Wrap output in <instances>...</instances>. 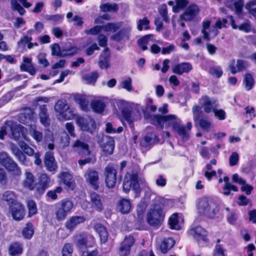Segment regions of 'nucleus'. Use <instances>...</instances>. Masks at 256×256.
<instances>
[{
	"instance_id": "obj_14",
	"label": "nucleus",
	"mask_w": 256,
	"mask_h": 256,
	"mask_svg": "<svg viewBox=\"0 0 256 256\" xmlns=\"http://www.w3.org/2000/svg\"><path fill=\"white\" fill-rule=\"evenodd\" d=\"M50 178L45 173H42L38 177V186L36 188V192L39 196L43 194L46 190L50 186Z\"/></svg>"
},
{
	"instance_id": "obj_51",
	"label": "nucleus",
	"mask_w": 256,
	"mask_h": 256,
	"mask_svg": "<svg viewBox=\"0 0 256 256\" xmlns=\"http://www.w3.org/2000/svg\"><path fill=\"white\" fill-rule=\"evenodd\" d=\"M151 36V34H146L143 36L138 40V44L142 50H148L147 44Z\"/></svg>"
},
{
	"instance_id": "obj_62",
	"label": "nucleus",
	"mask_w": 256,
	"mask_h": 256,
	"mask_svg": "<svg viewBox=\"0 0 256 256\" xmlns=\"http://www.w3.org/2000/svg\"><path fill=\"white\" fill-rule=\"evenodd\" d=\"M199 126L204 130L208 132L210 128L211 123L208 120L201 118L198 122Z\"/></svg>"
},
{
	"instance_id": "obj_40",
	"label": "nucleus",
	"mask_w": 256,
	"mask_h": 256,
	"mask_svg": "<svg viewBox=\"0 0 256 256\" xmlns=\"http://www.w3.org/2000/svg\"><path fill=\"white\" fill-rule=\"evenodd\" d=\"M74 98L75 101L80 105V108L82 110L86 112L88 110V102L86 100V98L84 96L78 95L75 96Z\"/></svg>"
},
{
	"instance_id": "obj_10",
	"label": "nucleus",
	"mask_w": 256,
	"mask_h": 256,
	"mask_svg": "<svg viewBox=\"0 0 256 256\" xmlns=\"http://www.w3.org/2000/svg\"><path fill=\"white\" fill-rule=\"evenodd\" d=\"M54 110L59 118L64 120H72L78 116L74 114V108L66 101L58 100L55 104Z\"/></svg>"
},
{
	"instance_id": "obj_17",
	"label": "nucleus",
	"mask_w": 256,
	"mask_h": 256,
	"mask_svg": "<svg viewBox=\"0 0 256 256\" xmlns=\"http://www.w3.org/2000/svg\"><path fill=\"white\" fill-rule=\"evenodd\" d=\"M86 182L89 185L95 190H98L100 188L99 176L98 172L92 169H88L86 171Z\"/></svg>"
},
{
	"instance_id": "obj_43",
	"label": "nucleus",
	"mask_w": 256,
	"mask_h": 256,
	"mask_svg": "<svg viewBox=\"0 0 256 256\" xmlns=\"http://www.w3.org/2000/svg\"><path fill=\"white\" fill-rule=\"evenodd\" d=\"M63 188L61 186H56L54 190H48L46 193V196L52 200H56L58 198V194L62 193Z\"/></svg>"
},
{
	"instance_id": "obj_47",
	"label": "nucleus",
	"mask_w": 256,
	"mask_h": 256,
	"mask_svg": "<svg viewBox=\"0 0 256 256\" xmlns=\"http://www.w3.org/2000/svg\"><path fill=\"white\" fill-rule=\"evenodd\" d=\"M27 207L28 209V216L31 217L38 212L37 206L36 202L33 200L28 202Z\"/></svg>"
},
{
	"instance_id": "obj_16",
	"label": "nucleus",
	"mask_w": 256,
	"mask_h": 256,
	"mask_svg": "<svg viewBox=\"0 0 256 256\" xmlns=\"http://www.w3.org/2000/svg\"><path fill=\"white\" fill-rule=\"evenodd\" d=\"M200 9L198 6L192 4L188 6L180 15V19L185 22L192 20L198 14Z\"/></svg>"
},
{
	"instance_id": "obj_8",
	"label": "nucleus",
	"mask_w": 256,
	"mask_h": 256,
	"mask_svg": "<svg viewBox=\"0 0 256 256\" xmlns=\"http://www.w3.org/2000/svg\"><path fill=\"white\" fill-rule=\"evenodd\" d=\"M104 174L106 186L110 188H114L117 182L120 183L122 179L121 175L118 176L117 170L112 164H108L104 168Z\"/></svg>"
},
{
	"instance_id": "obj_32",
	"label": "nucleus",
	"mask_w": 256,
	"mask_h": 256,
	"mask_svg": "<svg viewBox=\"0 0 256 256\" xmlns=\"http://www.w3.org/2000/svg\"><path fill=\"white\" fill-rule=\"evenodd\" d=\"M115 148L114 140L112 137H108L106 142L102 146V148L104 154L106 156L112 155Z\"/></svg>"
},
{
	"instance_id": "obj_25",
	"label": "nucleus",
	"mask_w": 256,
	"mask_h": 256,
	"mask_svg": "<svg viewBox=\"0 0 256 256\" xmlns=\"http://www.w3.org/2000/svg\"><path fill=\"white\" fill-rule=\"evenodd\" d=\"M20 69L22 72H26L31 76H34L36 70L32 63V58L24 57L23 63L20 65Z\"/></svg>"
},
{
	"instance_id": "obj_56",
	"label": "nucleus",
	"mask_w": 256,
	"mask_h": 256,
	"mask_svg": "<svg viewBox=\"0 0 256 256\" xmlns=\"http://www.w3.org/2000/svg\"><path fill=\"white\" fill-rule=\"evenodd\" d=\"M78 48L76 46H72L68 48L63 50V57L72 56L76 54Z\"/></svg>"
},
{
	"instance_id": "obj_52",
	"label": "nucleus",
	"mask_w": 256,
	"mask_h": 256,
	"mask_svg": "<svg viewBox=\"0 0 256 256\" xmlns=\"http://www.w3.org/2000/svg\"><path fill=\"white\" fill-rule=\"evenodd\" d=\"M73 251L72 244L70 243H66L62 249V256H72Z\"/></svg>"
},
{
	"instance_id": "obj_38",
	"label": "nucleus",
	"mask_w": 256,
	"mask_h": 256,
	"mask_svg": "<svg viewBox=\"0 0 256 256\" xmlns=\"http://www.w3.org/2000/svg\"><path fill=\"white\" fill-rule=\"evenodd\" d=\"M127 36V32L125 28H121L115 32L110 36V40L114 42H120Z\"/></svg>"
},
{
	"instance_id": "obj_21",
	"label": "nucleus",
	"mask_w": 256,
	"mask_h": 256,
	"mask_svg": "<svg viewBox=\"0 0 256 256\" xmlns=\"http://www.w3.org/2000/svg\"><path fill=\"white\" fill-rule=\"evenodd\" d=\"M192 230L194 232V238L198 243L201 241L205 242H209L208 238V232L201 226H196L192 228Z\"/></svg>"
},
{
	"instance_id": "obj_12",
	"label": "nucleus",
	"mask_w": 256,
	"mask_h": 256,
	"mask_svg": "<svg viewBox=\"0 0 256 256\" xmlns=\"http://www.w3.org/2000/svg\"><path fill=\"white\" fill-rule=\"evenodd\" d=\"M44 164L46 170L52 174H56L58 171V166L53 152L48 151L45 153Z\"/></svg>"
},
{
	"instance_id": "obj_7",
	"label": "nucleus",
	"mask_w": 256,
	"mask_h": 256,
	"mask_svg": "<svg viewBox=\"0 0 256 256\" xmlns=\"http://www.w3.org/2000/svg\"><path fill=\"white\" fill-rule=\"evenodd\" d=\"M74 244L78 249L92 248L96 246L94 237L91 234L82 232L73 236Z\"/></svg>"
},
{
	"instance_id": "obj_4",
	"label": "nucleus",
	"mask_w": 256,
	"mask_h": 256,
	"mask_svg": "<svg viewBox=\"0 0 256 256\" xmlns=\"http://www.w3.org/2000/svg\"><path fill=\"white\" fill-rule=\"evenodd\" d=\"M0 164L14 178H19L22 175L20 168L7 152H0Z\"/></svg>"
},
{
	"instance_id": "obj_45",
	"label": "nucleus",
	"mask_w": 256,
	"mask_h": 256,
	"mask_svg": "<svg viewBox=\"0 0 256 256\" xmlns=\"http://www.w3.org/2000/svg\"><path fill=\"white\" fill-rule=\"evenodd\" d=\"M18 146L24 154H26L29 156H32L34 154V149L24 141H20Z\"/></svg>"
},
{
	"instance_id": "obj_42",
	"label": "nucleus",
	"mask_w": 256,
	"mask_h": 256,
	"mask_svg": "<svg viewBox=\"0 0 256 256\" xmlns=\"http://www.w3.org/2000/svg\"><path fill=\"white\" fill-rule=\"evenodd\" d=\"M202 99L204 100L202 105L204 107V111L205 112L209 114L213 111L212 103L210 98L205 95L202 97Z\"/></svg>"
},
{
	"instance_id": "obj_5",
	"label": "nucleus",
	"mask_w": 256,
	"mask_h": 256,
	"mask_svg": "<svg viewBox=\"0 0 256 256\" xmlns=\"http://www.w3.org/2000/svg\"><path fill=\"white\" fill-rule=\"evenodd\" d=\"M74 150L78 152L79 156L84 159H80L78 160V164L80 166H83L88 164L94 163L95 159L90 156L91 154V151L88 144L80 140H76L72 146Z\"/></svg>"
},
{
	"instance_id": "obj_20",
	"label": "nucleus",
	"mask_w": 256,
	"mask_h": 256,
	"mask_svg": "<svg viewBox=\"0 0 256 256\" xmlns=\"http://www.w3.org/2000/svg\"><path fill=\"white\" fill-rule=\"evenodd\" d=\"M86 218L83 216H73L66 220L65 227L70 232H72L78 224L84 222Z\"/></svg>"
},
{
	"instance_id": "obj_58",
	"label": "nucleus",
	"mask_w": 256,
	"mask_h": 256,
	"mask_svg": "<svg viewBox=\"0 0 256 256\" xmlns=\"http://www.w3.org/2000/svg\"><path fill=\"white\" fill-rule=\"evenodd\" d=\"M239 160V156L236 152H232L229 158V165L233 166L238 164Z\"/></svg>"
},
{
	"instance_id": "obj_9",
	"label": "nucleus",
	"mask_w": 256,
	"mask_h": 256,
	"mask_svg": "<svg viewBox=\"0 0 256 256\" xmlns=\"http://www.w3.org/2000/svg\"><path fill=\"white\" fill-rule=\"evenodd\" d=\"M134 192L136 196H139L141 192V188L139 184L138 176L137 172H132L130 174L129 178L124 177L123 184V190L128 194L130 189Z\"/></svg>"
},
{
	"instance_id": "obj_28",
	"label": "nucleus",
	"mask_w": 256,
	"mask_h": 256,
	"mask_svg": "<svg viewBox=\"0 0 256 256\" xmlns=\"http://www.w3.org/2000/svg\"><path fill=\"white\" fill-rule=\"evenodd\" d=\"M24 175L25 178L22 182L24 187L30 190H33L36 188V185L34 176L28 171H26Z\"/></svg>"
},
{
	"instance_id": "obj_19",
	"label": "nucleus",
	"mask_w": 256,
	"mask_h": 256,
	"mask_svg": "<svg viewBox=\"0 0 256 256\" xmlns=\"http://www.w3.org/2000/svg\"><path fill=\"white\" fill-rule=\"evenodd\" d=\"M59 178L64 184L68 190L72 191L76 188V182L72 176L68 172H62L59 174Z\"/></svg>"
},
{
	"instance_id": "obj_60",
	"label": "nucleus",
	"mask_w": 256,
	"mask_h": 256,
	"mask_svg": "<svg viewBox=\"0 0 256 256\" xmlns=\"http://www.w3.org/2000/svg\"><path fill=\"white\" fill-rule=\"evenodd\" d=\"M244 2V0H238V2H235L234 3L235 12L238 14H242V12Z\"/></svg>"
},
{
	"instance_id": "obj_13",
	"label": "nucleus",
	"mask_w": 256,
	"mask_h": 256,
	"mask_svg": "<svg viewBox=\"0 0 256 256\" xmlns=\"http://www.w3.org/2000/svg\"><path fill=\"white\" fill-rule=\"evenodd\" d=\"M170 126H172V130L176 132L184 140H187L190 138L188 132L184 126L181 124V120L178 118L175 115V118L171 122Z\"/></svg>"
},
{
	"instance_id": "obj_61",
	"label": "nucleus",
	"mask_w": 256,
	"mask_h": 256,
	"mask_svg": "<svg viewBox=\"0 0 256 256\" xmlns=\"http://www.w3.org/2000/svg\"><path fill=\"white\" fill-rule=\"evenodd\" d=\"M8 182V176L6 170L3 168H0V184L6 186Z\"/></svg>"
},
{
	"instance_id": "obj_35",
	"label": "nucleus",
	"mask_w": 256,
	"mask_h": 256,
	"mask_svg": "<svg viewBox=\"0 0 256 256\" xmlns=\"http://www.w3.org/2000/svg\"><path fill=\"white\" fill-rule=\"evenodd\" d=\"M132 207L130 202L129 200L122 198L118 204L119 211L123 214H128L130 212Z\"/></svg>"
},
{
	"instance_id": "obj_24",
	"label": "nucleus",
	"mask_w": 256,
	"mask_h": 256,
	"mask_svg": "<svg viewBox=\"0 0 256 256\" xmlns=\"http://www.w3.org/2000/svg\"><path fill=\"white\" fill-rule=\"evenodd\" d=\"M192 69V64L188 62H182L175 64L172 68V72L176 74L181 75L184 73L188 74Z\"/></svg>"
},
{
	"instance_id": "obj_55",
	"label": "nucleus",
	"mask_w": 256,
	"mask_h": 256,
	"mask_svg": "<svg viewBox=\"0 0 256 256\" xmlns=\"http://www.w3.org/2000/svg\"><path fill=\"white\" fill-rule=\"evenodd\" d=\"M52 54L63 57V50L61 51L60 45L58 43L54 44L52 46Z\"/></svg>"
},
{
	"instance_id": "obj_22",
	"label": "nucleus",
	"mask_w": 256,
	"mask_h": 256,
	"mask_svg": "<svg viewBox=\"0 0 256 256\" xmlns=\"http://www.w3.org/2000/svg\"><path fill=\"white\" fill-rule=\"evenodd\" d=\"M247 67V62L240 59L237 60L236 66L234 60H232L229 65L230 70L233 74H236L238 72L244 71Z\"/></svg>"
},
{
	"instance_id": "obj_48",
	"label": "nucleus",
	"mask_w": 256,
	"mask_h": 256,
	"mask_svg": "<svg viewBox=\"0 0 256 256\" xmlns=\"http://www.w3.org/2000/svg\"><path fill=\"white\" fill-rule=\"evenodd\" d=\"M150 20L146 17H144L142 19H140L138 20L137 28L139 31H142L144 28L146 30L150 28Z\"/></svg>"
},
{
	"instance_id": "obj_31",
	"label": "nucleus",
	"mask_w": 256,
	"mask_h": 256,
	"mask_svg": "<svg viewBox=\"0 0 256 256\" xmlns=\"http://www.w3.org/2000/svg\"><path fill=\"white\" fill-rule=\"evenodd\" d=\"M8 252L10 256H16L23 252V247L21 243L14 242L10 243L8 246Z\"/></svg>"
},
{
	"instance_id": "obj_1",
	"label": "nucleus",
	"mask_w": 256,
	"mask_h": 256,
	"mask_svg": "<svg viewBox=\"0 0 256 256\" xmlns=\"http://www.w3.org/2000/svg\"><path fill=\"white\" fill-rule=\"evenodd\" d=\"M170 203L171 200L162 198L154 204L146 214L147 222L150 226L158 228L162 224L166 216L165 209L168 208Z\"/></svg>"
},
{
	"instance_id": "obj_44",
	"label": "nucleus",
	"mask_w": 256,
	"mask_h": 256,
	"mask_svg": "<svg viewBox=\"0 0 256 256\" xmlns=\"http://www.w3.org/2000/svg\"><path fill=\"white\" fill-rule=\"evenodd\" d=\"M102 30L104 32H117L120 28L118 23L108 22L106 24L102 25Z\"/></svg>"
},
{
	"instance_id": "obj_27",
	"label": "nucleus",
	"mask_w": 256,
	"mask_h": 256,
	"mask_svg": "<svg viewBox=\"0 0 256 256\" xmlns=\"http://www.w3.org/2000/svg\"><path fill=\"white\" fill-rule=\"evenodd\" d=\"M2 200L5 202L8 208L18 202L17 195L14 192L11 190H6L2 193Z\"/></svg>"
},
{
	"instance_id": "obj_36",
	"label": "nucleus",
	"mask_w": 256,
	"mask_h": 256,
	"mask_svg": "<svg viewBox=\"0 0 256 256\" xmlns=\"http://www.w3.org/2000/svg\"><path fill=\"white\" fill-rule=\"evenodd\" d=\"M34 228L31 222L26 223V226L22 229V234L24 238L30 240L34 234Z\"/></svg>"
},
{
	"instance_id": "obj_64",
	"label": "nucleus",
	"mask_w": 256,
	"mask_h": 256,
	"mask_svg": "<svg viewBox=\"0 0 256 256\" xmlns=\"http://www.w3.org/2000/svg\"><path fill=\"white\" fill-rule=\"evenodd\" d=\"M99 252L98 248H95L92 250H88L86 249L82 252L80 256H98Z\"/></svg>"
},
{
	"instance_id": "obj_15",
	"label": "nucleus",
	"mask_w": 256,
	"mask_h": 256,
	"mask_svg": "<svg viewBox=\"0 0 256 256\" xmlns=\"http://www.w3.org/2000/svg\"><path fill=\"white\" fill-rule=\"evenodd\" d=\"M14 220L19 221L22 220L25 216V208L24 206L20 202H18L8 208Z\"/></svg>"
},
{
	"instance_id": "obj_23",
	"label": "nucleus",
	"mask_w": 256,
	"mask_h": 256,
	"mask_svg": "<svg viewBox=\"0 0 256 256\" xmlns=\"http://www.w3.org/2000/svg\"><path fill=\"white\" fill-rule=\"evenodd\" d=\"M10 148L12 154L16 156L21 164L28 166L32 164L31 162L27 160L26 155L22 151L20 150L16 145L12 144Z\"/></svg>"
},
{
	"instance_id": "obj_3",
	"label": "nucleus",
	"mask_w": 256,
	"mask_h": 256,
	"mask_svg": "<svg viewBox=\"0 0 256 256\" xmlns=\"http://www.w3.org/2000/svg\"><path fill=\"white\" fill-rule=\"evenodd\" d=\"M144 118L148 120L150 124L160 130L164 128V124L166 128H170L171 122L175 118V115L172 114L167 115L152 114L146 112H144Z\"/></svg>"
},
{
	"instance_id": "obj_63",
	"label": "nucleus",
	"mask_w": 256,
	"mask_h": 256,
	"mask_svg": "<svg viewBox=\"0 0 256 256\" xmlns=\"http://www.w3.org/2000/svg\"><path fill=\"white\" fill-rule=\"evenodd\" d=\"M102 30V26H96L86 30L87 34L96 35L99 34Z\"/></svg>"
},
{
	"instance_id": "obj_39",
	"label": "nucleus",
	"mask_w": 256,
	"mask_h": 256,
	"mask_svg": "<svg viewBox=\"0 0 256 256\" xmlns=\"http://www.w3.org/2000/svg\"><path fill=\"white\" fill-rule=\"evenodd\" d=\"M91 106L94 112L96 113L102 114L104 110L106 104L101 100H95L92 102Z\"/></svg>"
},
{
	"instance_id": "obj_6",
	"label": "nucleus",
	"mask_w": 256,
	"mask_h": 256,
	"mask_svg": "<svg viewBox=\"0 0 256 256\" xmlns=\"http://www.w3.org/2000/svg\"><path fill=\"white\" fill-rule=\"evenodd\" d=\"M199 212L210 218H214L219 210L218 204L206 198L200 200L198 205Z\"/></svg>"
},
{
	"instance_id": "obj_37",
	"label": "nucleus",
	"mask_w": 256,
	"mask_h": 256,
	"mask_svg": "<svg viewBox=\"0 0 256 256\" xmlns=\"http://www.w3.org/2000/svg\"><path fill=\"white\" fill-rule=\"evenodd\" d=\"M244 83L246 91L251 90L255 84L253 76L250 73H246L244 76Z\"/></svg>"
},
{
	"instance_id": "obj_26",
	"label": "nucleus",
	"mask_w": 256,
	"mask_h": 256,
	"mask_svg": "<svg viewBox=\"0 0 256 256\" xmlns=\"http://www.w3.org/2000/svg\"><path fill=\"white\" fill-rule=\"evenodd\" d=\"M94 229L98 234L100 242L102 244H105L108 240V233L106 227L100 223H96L94 226Z\"/></svg>"
},
{
	"instance_id": "obj_2",
	"label": "nucleus",
	"mask_w": 256,
	"mask_h": 256,
	"mask_svg": "<svg viewBox=\"0 0 256 256\" xmlns=\"http://www.w3.org/2000/svg\"><path fill=\"white\" fill-rule=\"evenodd\" d=\"M74 208V204L72 198H66L61 200L54 204L56 219L59 222L64 220Z\"/></svg>"
},
{
	"instance_id": "obj_54",
	"label": "nucleus",
	"mask_w": 256,
	"mask_h": 256,
	"mask_svg": "<svg viewBox=\"0 0 256 256\" xmlns=\"http://www.w3.org/2000/svg\"><path fill=\"white\" fill-rule=\"evenodd\" d=\"M160 14L162 18V20L165 22H169V18L168 16V8L166 4H164L158 9Z\"/></svg>"
},
{
	"instance_id": "obj_57",
	"label": "nucleus",
	"mask_w": 256,
	"mask_h": 256,
	"mask_svg": "<svg viewBox=\"0 0 256 256\" xmlns=\"http://www.w3.org/2000/svg\"><path fill=\"white\" fill-rule=\"evenodd\" d=\"M224 250L220 244H216L213 252V256H226Z\"/></svg>"
},
{
	"instance_id": "obj_41",
	"label": "nucleus",
	"mask_w": 256,
	"mask_h": 256,
	"mask_svg": "<svg viewBox=\"0 0 256 256\" xmlns=\"http://www.w3.org/2000/svg\"><path fill=\"white\" fill-rule=\"evenodd\" d=\"M121 113L124 118L130 124L133 123L134 120L132 116V108L128 106H124L121 110Z\"/></svg>"
},
{
	"instance_id": "obj_33",
	"label": "nucleus",
	"mask_w": 256,
	"mask_h": 256,
	"mask_svg": "<svg viewBox=\"0 0 256 256\" xmlns=\"http://www.w3.org/2000/svg\"><path fill=\"white\" fill-rule=\"evenodd\" d=\"M153 139L159 141L158 137L156 135L153 136L151 132H148L140 142V145L144 148H147L153 143Z\"/></svg>"
},
{
	"instance_id": "obj_30",
	"label": "nucleus",
	"mask_w": 256,
	"mask_h": 256,
	"mask_svg": "<svg viewBox=\"0 0 256 256\" xmlns=\"http://www.w3.org/2000/svg\"><path fill=\"white\" fill-rule=\"evenodd\" d=\"M90 197L92 206L96 210L101 212L103 208L101 196L96 192H92L90 194Z\"/></svg>"
},
{
	"instance_id": "obj_11",
	"label": "nucleus",
	"mask_w": 256,
	"mask_h": 256,
	"mask_svg": "<svg viewBox=\"0 0 256 256\" xmlns=\"http://www.w3.org/2000/svg\"><path fill=\"white\" fill-rule=\"evenodd\" d=\"M76 122L82 131L92 134L96 128V122L90 116L85 118L80 116H77Z\"/></svg>"
},
{
	"instance_id": "obj_18",
	"label": "nucleus",
	"mask_w": 256,
	"mask_h": 256,
	"mask_svg": "<svg viewBox=\"0 0 256 256\" xmlns=\"http://www.w3.org/2000/svg\"><path fill=\"white\" fill-rule=\"evenodd\" d=\"M134 239L132 236H126L121 242L118 249L120 256H128L130 254V248L134 243Z\"/></svg>"
},
{
	"instance_id": "obj_50",
	"label": "nucleus",
	"mask_w": 256,
	"mask_h": 256,
	"mask_svg": "<svg viewBox=\"0 0 256 256\" xmlns=\"http://www.w3.org/2000/svg\"><path fill=\"white\" fill-rule=\"evenodd\" d=\"M209 73L212 76H214L218 78H219L222 76L223 71L222 70L221 66H214L210 68Z\"/></svg>"
},
{
	"instance_id": "obj_53",
	"label": "nucleus",
	"mask_w": 256,
	"mask_h": 256,
	"mask_svg": "<svg viewBox=\"0 0 256 256\" xmlns=\"http://www.w3.org/2000/svg\"><path fill=\"white\" fill-rule=\"evenodd\" d=\"M98 78V74L96 72H92L90 74L86 75L84 77V79L88 84H94Z\"/></svg>"
},
{
	"instance_id": "obj_34",
	"label": "nucleus",
	"mask_w": 256,
	"mask_h": 256,
	"mask_svg": "<svg viewBox=\"0 0 256 256\" xmlns=\"http://www.w3.org/2000/svg\"><path fill=\"white\" fill-rule=\"evenodd\" d=\"M230 178L228 176L224 177L223 180L224 182V186L222 188L223 194L225 196H229L230 194V191L238 192V187L231 184L229 182Z\"/></svg>"
},
{
	"instance_id": "obj_49",
	"label": "nucleus",
	"mask_w": 256,
	"mask_h": 256,
	"mask_svg": "<svg viewBox=\"0 0 256 256\" xmlns=\"http://www.w3.org/2000/svg\"><path fill=\"white\" fill-rule=\"evenodd\" d=\"M104 12H116L118 10V6L116 4H104L100 7Z\"/></svg>"
},
{
	"instance_id": "obj_46",
	"label": "nucleus",
	"mask_w": 256,
	"mask_h": 256,
	"mask_svg": "<svg viewBox=\"0 0 256 256\" xmlns=\"http://www.w3.org/2000/svg\"><path fill=\"white\" fill-rule=\"evenodd\" d=\"M178 216L177 213L172 214L168 218V224L171 230H178Z\"/></svg>"
},
{
	"instance_id": "obj_29",
	"label": "nucleus",
	"mask_w": 256,
	"mask_h": 256,
	"mask_svg": "<svg viewBox=\"0 0 256 256\" xmlns=\"http://www.w3.org/2000/svg\"><path fill=\"white\" fill-rule=\"evenodd\" d=\"M38 116L40 122L43 126H48L50 125V119L46 104L40 106Z\"/></svg>"
},
{
	"instance_id": "obj_59",
	"label": "nucleus",
	"mask_w": 256,
	"mask_h": 256,
	"mask_svg": "<svg viewBox=\"0 0 256 256\" xmlns=\"http://www.w3.org/2000/svg\"><path fill=\"white\" fill-rule=\"evenodd\" d=\"M98 64L100 68L108 69L110 67L109 56H104L103 60H100Z\"/></svg>"
}]
</instances>
